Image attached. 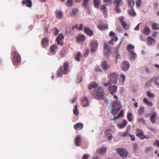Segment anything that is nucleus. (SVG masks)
Segmentation results:
<instances>
[{
	"label": "nucleus",
	"mask_w": 159,
	"mask_h": 159,
	"mask_svg": "<svg viewBox=\"0 0 159 159\" xmlns=\"http://www.w3.org/2000/svg\"><path fill=\"white\" fill-rule=\"evenodd\" d=\"M80 57L81 53L80 52H79L78 53L75 55V58L78 61H80Z\"/></svg>",
	"instance_id": "49"
},
{
	"label": "nucleus",
	"mask_w": 159,
	"mask_h": 159,
	"mask_svg": "<svg viewBox=\"0 0 159 159\" xmlns=\"http://www.w3.org/2000/svg\"><path fill=\"white\" fill-rule=\"evenodd\" d=\"M152 28L153 30H159V24L156 23H154L152 25Z\"/></svg>",
	"instance_id": "36"
},
{
	"label": "nucleus",
	"mask_w": 159,
	"mask_h": 159,
	"mask_svg": "<svg viewBox=\"0 0 159 159\" xmlns=\"http://www.w3.org/2000/svg\"><path fill=\"white\" fill-rule=\"evenodd\" d=\"M136 135L141 139H143L142 137L144 135L143 131L141 129H137L136 131Z\"/></svg>",
	"instance_id": "22"
},
{
	"label": "nucleus",
	"mask_w": 159,
	"mask_h": 159,
	"mask_svg": "<svg viewBox=\"0 0 159 159\" xmlns=\"http://www.w3.org/2000/svg\"><path fill=\"white\" fill-rule=\"evenodd\" d=\"M142 0H137L136 1V5L137 6L140 7L142 3Z\"/></svg>",
	"instance_id": "56"
},
{
	"label": "nucleus",
	"mask_w": 159,
	"mask_h": 159,
	"mask_svg": "<svg viewBox=\"0 0 159 159\" xmlns=\"http://www.w3.org/2000/svg\"><path fill=\"white\" fill-rule=\"evenodd\" d=\"M66 4L68 6L71 7L73 5V0H67Z\"/></svg>",
	"instance_id": "47"
},
{
	"label": "nucleus",
	"mask_w": 159,
	"mask_h": 159,
	"mask_svg": "<svg viewBox=\"0 0 159 159\" xmlns=\"http://www.w3.org/2000/svg\"><path fill=\"white\" fill-rule=\"evenodd\" d=\"M89 45L92 47L91 52H95L98 47V43L97 41L94 40H92L90 42Z\"/></svg>",
	"instance_id": "7"
},
{
	"label": "nucleus",
	"mask_w": 159,
	"mask_h": 159,
	"mask_svg": "<svg viewBox=\"0 0 159 159\" xmlns=\"http://www.w3.org/2000/svg\"><path fill=\"white\" fill-rule=\"evenodd\" d=\"M144 112V107H140L138 111V113L140 115H143Z\"/></svg>",
	"instance_id": "45"
},
{
	"label": "nucleus",
	"mask_w": 159,
	"mask_h": 159,
	"mask_svg": "<svg viewBox=\"0 0 159 159\" xmlns=\"http://www.w3.org/2000/svg\"><path fill=\"white\" fill-rule=\"evenodd\" d=\"M78 105H76L75 106L74 109H73L74 114L76 116H78L79 114V112L77 110Z\"/></svg>",
	"instance_id": "42"
},
{
	"label": "nucleus",
	"mask_w": 159,
	"mask_h": 159,
	"mask_svg": "<svg viewBox=\"0 0 159 159\" xmlns=\"http://www.w3.org/2000/svg\"><path fill=\"white\" fill-rule=\"evenodd\" d=\"M152 149V147H147L145 148V153H148Z\"/></svg>",
	"instance_id": "54"
},
{
	"label": "nucleus",
	"mask_w": 159,
	"mask_h": 159,
	"mask_svg": "<svg viewBox=\"0 0 159 159\" xmlns=\"http://www.w3.org/2000/svg\"><path fill=\"white\" fill-rule=\"evenodd\" d=\"M124 111L123 110H121L119 113H118V114L117 115L119 117H121L124 115Z\"/></svg>",
	"instance_id": "57"
},
{
	"label": "nucleus",
	"mask_w": 159,
	"mask_h": 159,
	"mask_svg": "<svg viewBox=\"0 0 159 159\" xmlns=\"http://www.w3.org/2000/svg\"><path fill=\"white\" fill-rule=\"evenodd\" d=\"M124 17H123V16H121L119 18L120 23L121 25H122V26H124V25H125V24H126V23L125 22L124 20Z\"/></svg>",
	"instance_id": "39"
},
{
	"label": "nucleus",
	"mask_w": 159,
	"mask_h": 159,
	"mask_svg": "<svg viewBox=\"0 0 159 159\" xmlns=\"http://www.w3.org/2000/svg\"><path fill=\"white\" fill-rule=\"evenodd\" d=\"M54 29V30H55L54 34V35L56 36L59 33V30L56 27Z\"/></svg>",
	"instance_id": "60"
},
{
	"label": "nucleus",
	"mask_w": 159,
	"mask_h": 159,
	"mask_svg": "<svg viewBox=\"0 0 159 159\" xmlns=\"http://www.w3.org/2000/svg\"><path fill=\"white\" fill-rule=\"evenodd\" d=\"M158 78L156 77H154L151 79V82L152 83H154L155 85L158 84V82H157Z\"/></svg>",
	"instance_id": "43"
},
{
	"label": "nucleus",
	"mask_w": 159,
	"mask_h": 159,
	"mask_svg": "<svg viewBox=\"0 0 159 159\" xmlns=\"http://www.w3.org/2000/svg\"><path fill=\"white\" fill-rule=\"evenodd\" d=\"M22 4L23 5L26 4L27 7L30 8L32 6V1L30 0H23L22 1Z\"/></svg>",
	"instance_id": "20"
},
{
	"label": "nucleus",
	"mask_w": 159,
	"mask_h": 159,
	"mask_svg": "<svg viewBox=\"0 0 159 159\" xmlns=\"http://www.w3.org/2000/svg\"><path fill=\"white\" fill-rule=\"evenodd\" d=\"M127 1L128 3L129 7L132 8L134 5V2L133 0H127Z\"/></svg>",
	"instance_id": "38"
},
{
	"label": "nucleus",
	"mask_w": 159,
	"mask_h": 159,
	"mask_svg": "<svg viewBox=\"0 0 159 159\" xmlns=\"http://www.w3.org/2000/svg\"><path fill=\"white\" fill-rule=\"evenodd\" d=\"M104 54L105 56H108L111 54V49L108 44L105 43L104 44Z\"/></svg>",
	"instance_id": "8"
},
{
	"label": "nucleus",
	"mask_w": 159,
	"mask_h": 159,
	"mask_svg": "<svg viewBox=\"0 0 159 159\" xmlns=\"http://www.w3.org/2000/svg\"><path fill=\"white\" fill-rule=\"evenodd\" d=\"M105 5L107 6L111 5L112 3V0H103Z\"/></svg>",
	"instance_id": "44"
},
{
	"label": "nucleus",
	"mask_w": 159,
	"mask_h": 159,
	"mask_svg": "<svg viewBox=\"0 0 159 159\" xmlns=\"http://www.w3.org/2000/svg\"><path fill=\"white\" fill-rule=\"evenodd\" d=\"M116 151L118 155L122 158L125 159L127 158L128 155L127 151L124 148H117Z\"/></svg>",
	"instance_id": "4"
},
{
	"label": "nucleus",
	"mask_w": 159,
	"mask_h": 159,
	"mask_svg": "<svg viewBox=\"0 0 159 159\" xmlns=\"http://www.w3.org/2000/svg\"><path fill=\"white\" fill-rule=\"evenodd\" d=\"M83 127V125L81 123H78L75 125L74 128L75 129H76L78 128H82Z\"/></svg>",
	"instance_id": "37"
},
{
	"label": "nucleus",
	"mask_w": 159,
	"mask_h": 159,
	"mask_svg": "<svg viewBox=\"0 0 159 159\" xmlns=\"http://www.w3.org/2000/svg\"><path fill=\"white\" fill-rule=\"evenodd\" d=\"M108 89L110 93L113 95L117 92V87L116 85L110 86Z\"/></svg>",
	"instance_id": "12"
},
{
	"label": "nucleus",
	"mask_w": 159,
	"mask_h": 159,
	"mask_svg": "<svg viewBox=\"0 0 159 159\" xmlns=\"http://www.w3.org/2000/svg\"><path fill=\"white\" fill-rule=\"evenodd\" d=\"M69 63L67 62H65L64 64V67H61L57 71V75L58 76H61L62 74H66L69 72L68 66Z\"/></svg>",
	"instance_id": "2"
},
{
	"label": "nucleus",
	"mask_w": 159,
	"mask_h": 159,
	"mask_svg": "<svg viewBox=\"0 0 159 159\" xmlns=\"http://www.w3.org/2000/svg\"><path fill=\"white\" fill-rule=\"evenodd\" d=\"M140 24V23H139L134 28V30L135 31L138 30L139 29V25Z\"/></svg>",
	"instance_id": "63"
},
{
	"label": "nucleus",
	"mask_w": 159,
	"mask_h": 159,
	"mask_svg": "<svg viewBox=\"0 0 159 159\" xmlns=\"http://www.w3.org/2000/svg\"><path fill=\"white\" fill-rule=\"evenodd\" d=\"M13 58L12 60V61L13 64L15 66H18L19 65L21 61L20 56L18 54L16 51H14L13 52Z\"/></svg>",
	"instance_id": "6"
},
{
	"label": "nucleus",
	"mask_w": 159,
	"mask_h": 159,
	"mask_svg": "<svg viewBox=\"0 0 159 159\" xmlns=\"http://www.w3.org/2000/svg\"><path fill=\"white\" fill-rule=\"evenodd\" d=\"M106 148L105 147H103L98 149L97 151V152L100 154H103L106 153Z\"/></svg>",
	"instance_id": "26"
},
{
	"label": "nucleus",
	"mask_w": 159,
	"mask_h": 159,
	"mask_svg": "<svg viewBox=\"0 0 159 159\" xmlns=\"http://www.w3.org/2000/svg\"><path fill=\"white\" fill-rule=\"evenodd\" d=\"M64 38V37L62 34H59L56 39V41L58 44L60 46L63 45V43L61 42Z\"/></svg>",
	"instance_id": "10"
},
{
	"label": "nucleus",
	"mask_w": 159,
	"mask_h": 159,
	"mask_svg": "<svg viewBox=\"0 0 159 159\" xmlns=\"http://www.w3.org/2000/svg\"><path fill=\"white\" fill-rule=\"evenodd\" d=\"M150 32L149 27L148 25H146L144 28L143 32L146 35H148Z\"/></svg>",
	"instance_id": "24"
},
{
	"label": "nucleus",
	"mask_w": 159,
	"mask_h": 159,
	"mask_svg": "<svg viewBox=\"0 0 159 159\" xmlns=\"http://www.w3.org/2000/svg\"><path fill=\"white\" fill-rule=\"evenodd\" d=\"M97 94L93 93L92 96L97 99H102L104 98V92L102 88L99 87L96 90Z\"/></svg>",
	"instance_id": "3"
},
{
	"label": "nucleus",
	"mask_w": 159,
	"mask_h": 159,
	"mask_svg": "<svg viewBox=\"0 0 159 159\" xmlns=\"http://www.w3.org/2000/svg\"><path fill=\"white\" fill-rule=\"evenodd\" d=\"M93 2L95 7L96 8H98L101 2V0H93Z\"/></svg>",
	"instance_id": "30"
},
{
	"label": "nucleus",
	"mask_w": 159,
	"mask_h": 159,
	"mask_svg": "<svg viewBox=\"0 0 159 159\" xmlns=\"http://www.w3.org/2000/svg\"><path fill=\"white\" fill-rule=\"evenodd\" d=\"M129 131L128 130H127L126 132H119L118 133V135L120 137H124L128 136V133Z\"/></svg>",
	"instance_id": "34"
},
{
	"label": "nucleus",
	"mask_w": 159,
	"mask_h": 159,
	"mask_svg": "<svg viewBox=\"0 0 159 159\" xmlns=\"http://www.w3.org/2000/svg\"><path fill=\"white\" fill-rule=\"evenodd\" d=\"M98 84L95 83H91L89 85L88 88L89 89L93 88H96L98 87Z\"/></svg>",
	"instance_id": "28"
},
{
	"label": "nucleus",
	"mask_w": 159,
	"mask_h": 159,
	"mask_svg": "<svg viewBox=\"0 0 159 159\" xmlns=\"http://www.w3.org/2000/svg\"><path fill=\"white\" fill-rule=\"evenodd\" d=\"M110 65L107 63L106 61H103L102 64V66L104 71L108 70L110 68Z\"/></svg>",
	"instance_id": "14"
},
{
	"label": "nucleus",
	"mask_w": 159,
	"mask_h": 159,
	"mask_svg": "<svg viewBox=\"0 0 159 159\" xmlns=\"http://www.w3.org/2000/svg\"><path fill=\"white\" fill-rule=\"evenodd\" d=\"M121 107V104L118 101H114L112 103L110 109L111 113L114 116V120H116L120 118L118 116V115L116 116H115Z\"/></svg>",
	"instance_id": "1"
},
{
	"label": "nucleus",
	"mask_w": 159,
	"mask_h": 159,
	"mask_svg": "<svg viewBox=\"0 0 159 159\" xmlns=\"http://www.w3.org/2000/svg\"><path fill=\"white\" fill-rule=\"evenodd\" d=\"M102 84H103L106 87H107L108 86L111 85V83L109 80V81L107 83H104L103 82H102Z\"/></svg>",
	"instance_id": "51"
},
{
	"label": "nucleus",
	"mask_w": 159,
	"mask_h": 159,
	"mask_svg": "<svg viewBox=\"0 0 159 159\" xmlns=\"http://www.w3.org/2000/svg\"><path fill=\"white\" fill-rule=\"evenodd\" d=\"M148 44L149 46L154 45L156 43L155 39L152 37L149 36L147 39Z\"/></svg>",
	"instance_id": "15"
},
{
	"label": "nucleus",
	"mask_w": 159,
	"mask_h": 159,
	"mask_svg": "<svg viewBox=\"0 0 159 159\" xmlns=\"http://www.w3.org/2000/svg\"><path fill=\"white\" fill-rule=\"evenodd\" d=\"M120 77L122 79V82L123 83L125 80V76L124 74H121L120 75Z\"/></svg>",
	"instance_id": "62"
},
{
	"label": "nucleus",
	"mask_w": 159,
	"mask_h": 159,
	"mask_svg": "<svg viewBox=\"0 0 159 159\" xmlns=\"http://www.w3.org/2000/svg\"><path fill=\"white\" fill-rule=\"evenodd\" d=\"M138 121L141 123L145 124L146 123L145 120L143 118H139L138 120Z\"/></svg>",
	"instance_id": "46"
},
{
	"label": "nucleus",
	"mask_w": 159,
	"mask_h": 159,
	"mask_svg": "<svg viewBox=\"0 0 159 159\" xmlns=\"http://www.w3.org/2000/svg\"><path fill=\"white\" fill-rule=\"evenodd\" d=\"M84 31L90 36H92L93 34V32L88 27H84Z\"/></svg>",
	"instance_id": "16"
},
{
	"label": "nucleus",
	"mask_w": 159,
	"mask_h": 159,
	"mask_svg": "<svg viewBox=\"0 0 159 159\" xmlns=\"http://www.w3.org/2000/svg\"><path fill=\"white\" fill-rule=\"evenodd\" d=\"M75 144L76 146H80L81 144V139L80 136H77L75 139Z\"/></svg>",
	"instance_id": "17"
},
{
	"label": "nucleus",
	"mask_w": 159,
	"mask_h": 159,
	"mask_svg": "<svg viewBox=\"0 0 159 159\" xmlns=\"http://www.w3.org/2000/svg\"><path fill=\"white\" fill-rule=\"evenodd\" d=\"M86 39V37L82 34L79 35L77 38V42L78 43L84 41Z\"/></svg>",
	"instance_id": "18"
},
{
	"label": "nucleus",
	"mask_w": 159,
	"mask_h": 159,
	"mask_svg": "<svg viewBox=\"0 0 159 159\" xmlns=\"http://www.w3.org/2000/svg\"><path fill=\"white\" fill-rule=\"evenodd\" d=\"M56 14L57 18L58 19H61L63 16V12L61 10H57L56 11Z\"/></svg>",
	"instance_id": "21"
},
{
	"label": "nucleus",
	"mask_w": 159,
	"mask_h": 159,
	"mask_svg": "<svg viewBox=\"0 0 159 159\" xmlns=\"http://www.w3.org/2000/svg\"><path fill=\"white\" fill-rule=\"evenodd\" d=\"M147 95L150 98H152L155 97V95L153 93H151L149 91H148L146 93Z\"/></svg>",
	"instance_id": "40"
},
{
	"label": "nucleus",
	"mask_w": 159,
	"mask_h": 159,
	"mask_svg": "<svg viewBox=\"0 0 159 159\" xmlns=\"http://www.w3.org/2000/svg\"><path fill=\"white\" fill-rule=\"evenodd\" d=\"M81 104L84 107H87L89 106L90 102L86 97H84L81 99Z\"/></svg>",
	"instance_id": "9"
},
{
	"label": "nucleus",
	"mask_w": 159,
	"mask_h": 159,
	"mask_svg": "<svg viewBox=\"0 0 159 159\" xmlns=\"http://www.w3.org/2000/svg\"><path fill=\"white\" fill-rule=\"evenodd\" d=\"M89 0H84L83 2L82 5L84 7H87Z\"/></svg>",
	"instance_id": "48"
},
{
	"label": "nucleus",
	"mask_w": 159,
	"mask_h": 159,
	"mask_svg": "<svg viewBox=\"0 0 159 159\" xmlns=\"http://www.w3.org/2000/svg\"><path fill=\"white\" fill-rule=\"evenodd\" d=\"M128 12L129 14L132 16H134L136 15L133 8L130 7V9H128Z\"/></svg>",
	"instance_id": "29"
},
{
	"label": "nucleus",
	"mask_w": 159,
	"mask_h": 159,
	"mask_svg": "<svg viewBox=\"0 0 159 159\" xmlns=\"http://www.w3.org/2000/svg\"><path fill=\"white\" fill-rule=\"evenodd\" d=\"M82 76L81 75H78L77 82L78 83H79L82 80Z\"/></svg>",
	"instance_id": "58"
},
{
	"label": "nucleus",
	"mask_w": 159,
	"mask_h": 159,
	"mask_svg": "<svg viewBox=\"0 0 159 159\" xmlns=\"http://www.w3.org/2000/svg\"><path fill=\"white\" fill-rule=\"evenodd\" d=\"M114 3L116 5V6L119 7L122 5L123 2L122 0H114Z\"/></svg>",
	"instance_id": "31"
},
{
	"label": "nucleus",
	"mask_w": 159,
	"mask_h": 159,
	"mask_svg": "<svg viewBox=\"0 0 159 159\" xmlns=\"http://www.w3.org/2000/svg\"><path fill=\"white\" fill-rule=\"evenodd\" d=\"M154 145L155 146H157L159 147V141L158 140H156L155 142L154 143Z\"/></svg>",
	"instance_id": "64"
},
{
	"label": "nucleus",
	"mask_w": 159,
	"mask_h": 159,
	"mask_svg": "<svg viewBox=\"0 0 159 159\" xmlns=\"http://www.w3.org/2000/svg\"><path fill=\"white\" fill-rule=\"evenodd\" d=\"M95 70L96 72H102V70L99 67H97L95 69Z\"/></svg>",
	"instance_id": "59"
},
{
	"label": "nucleus",
	"mask_w": 159,
	"mask_h": 159,
	"mask_svg": "<svg viewBox=\"0 0 159 159\" xmlns=\"http://www.w3.org/2000/svg\"><path fill=\"white\" fill-rule=\"evenodd\" d=\"M127 118L128 120L129 121H132L133 120V118L132 117V113H128L127 115Z\"/></svg>",
	"instance_id": "50"
},
{
	"label": "nucleus",
	"mask_w": 159,
	"mask_h": 159,
	"mask_svg": "<svg viewBox=\"0 0 159 159\" xmlns=\"http://www.w3.org/2000/svg\"><path fill=\"white\" fill-rule=\"evenodd\" d=\"M120 43L119 44H118L117 45V47L116 48V58L117 59L118 58H119L120 57V55H119L118 54V52L119 51V48L120 47Z\"/></svg>",
	"instance_id": "41"
},
{
	"label": "nucleus",
	"mask_w": 159,
	"mask_h": 159,
	"mask_svg": "<svg viewBox=\"0 0 159 159\" xmlns=\"http://www.w3.org/2000/svg\"><path fill=\"white\" fill-rule=\"evenodd\" d=\"M101 10L102 11L105 16L107 15V7L104 5H102L101 7Z\"/></svg>",
	"instance_id": "32"
},
{
	"label": "nucleus",
	"mask_w": 159,
	"mask_h": 159,
	"mask_svg": "<svg viewBox=\"0 0 159 159\" xmlns=\"http://www.w3.org/2000/svg\"><path fill=\"white\" fill-rule=\"evenodd\" d=\"M134 48V46L131 44H129L126 47L127 50L130 53L131 52H133L131 50H133Z\"/></svg>",
	"instance_id": "35"
},
{
	"label": "nucleus",
	"mask_w": 159,
	"mask_h": 159,
	"mask_svg": "<svg viewBox=\"0 0 159 159\" xmlns=\"http://www.w3.org/2000/svg\"><path fill=\"white\" fill-rule=\"evenodd\" d=\"M118 75L116 72L110 73L108 76L109 80L113 84H116L118 81Z\"/></svg>",
	"instance_id": "5"
},
{
	"label": "nucleus",
	"mask_w": 159,
	"mask_h": 159,
	"mask_svg": "<svg viewBox=\"0 0 159 159\" xmlns=\"http://www.w3.org/2000/svg\"><path fill=\"white\" fill-rule=\"evenodd\" d=\"M123 27L125 30H127L129 28L130 25L129 24H126Z\"/></svg>",
	"instance_id": "55"
},
{
	"label": "nucleus",
	"mask_w": 159,
	"mask_h": 159,
	"mask_svg": "<svg viewBox=\"0 0 159 159\" xmlns=\"http://www.w3.org/2000/svg\"><path fill=\"white\" fill-rule=\"evenodd\" d=\"M57 46L56 45H52L50 48L51 53L53 54H54L57 51Z\"/></svg>",
	"instance_id": "19"
},
{
	"label": "nucleus",
	"mask_w": 159,
	"mask_h": 159,
	"mask_svg": "<svg viewBox=\"0 0 159 159\" xmlns=\"http://www.w3.org/2000/svg\"><path fill=\"white\" fill-rule=\"evenodd\" d=\"M128 136L131 137V140L132 141H134L135 140V137L134 135H132L130 134L129 133V134H128Z\"/></svg>",
	"instance_id": "61"
},
{
	"label": "nucleus",
	"mask_w": 159,
	"mask_h": 159,
	"mask_svg": "<svg viewBox=\"0 0 159 159\" xmlns=\"http://www.w3.org/2000/svg\"><path fill=\"white\" fill-rule=\"evenodd\" d=\"M129 53L130 60L132 61H134L137 57L136 54L134 52H131Z\"/></svg>",
	"instance_id": "23"
},
{
	"label": "nucleus",
	"mask_w": 159,
	"mask_h": 159,
	"mask_svg": "<svg viewBox=\"0 0 159 159\" xmlns=\"http://www.w3.org/2000/svg\"><path fill=\"white\" fill-rule=\"evenodd\" d=\"M127 124V122L126 120L124 119L123 123L121 124H118V125L120 128L123 129L124 128Z\"/></svg>",
	"instance_id": "33"
},
{
	"label": "nucleus",
	"mask_w": 159,
	"mask_h": 159,
	"mask_svg": "<svg viewBox=\"0 0 159 159\" xmlns=\"http://www.w3.org/2000/svg\"><path fill=\"white\" fill-rule=\"evenodd\" d=\"M123 65L122 69L123 70L126 71L129 69L130 67V64L128 61H124L123 62Z\"/></svg>",
	"instance_id": "11"
},
{
	"label": "nucleus",
	"mask_w": 159,
	"mask_h": 159,
	"mask_svg": "<svg viewBox=\"0 0 159 159\" xmlns=\"http://www.w3.org/2000/svg\"><path fill=\"white\" fill-rule=\"evenodd\" d=\"M156 114L155 112H153L151 114V116L150 117V120L152 123L153 124L155 123L156 120L155 118L156 117Z\"/></svg>",
	"instance_id": "25"
},
{
	"label": "nucleus",
	"mask_w": 159,
	"mask_h": 159,
	"mask_svg": "<svg viewBox=\"0 0 159 159\" xmlns=\"http://www.w3.org/2000/svg\"><path fill=\"white\" fill-rule=\"evenodd\" d=\"M49 40L47 38H43L42 40V46L43 48H45L48 47Z\"/></svg>",
	"instance_id": "13"
},
{
	"label": "nucleus",
	"mask_w": 159,
	"mask_h": 159,
	"mask_svg": "<svg viewBox=\"0 0 159 159\" xmlns=\"http://www.w3.org/2000/svg\"><path fill=\"white\" fill-rule=\"evenodd\" d=\"M115 11L117 13H120V10L119 7L115 6Z\"/></svg>",
	"instance_id": "53"
},
{
	"label": "nucleus",
	"mask_w": 159,
	"mask_h": 159,
	"mask_svg": "<svg viewBox=\"0 0 159 159\" xmlns=\"http://www.w3.org/2000/svg\"><path fill=\"white\" fill-rule=\"evenodd\" d=\"M133 148L134 150L137 151L138 149V145L137 143H135L133 145Z\"/></svg>",
	"instance_id": "52"
},
{
	"label": "nucleus",
	"mask_w": 159,
	"mask_h": 159,
	"mask_svg": "<svg viewBox=\"0 0 159 159\" xmlns=\"http://www.w3.org/2000/svg\"><path fill=\"white\" fill-rule=\"evenodd\" d=\"M98 27L100 28V30H103L108 28V25L107 24L102 23L98 25Z\"/></svg>",
	"instance_id": "27"
}]
</instances>
